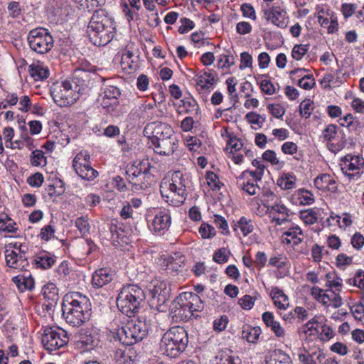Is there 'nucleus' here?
I'll return each instance as SVG.
<instances>
[{"label": "nucleus", "instance_id": "obj_1", "mask_svg": "<svg viewBox=\"0 0 364 364\" xmlns=\"http://www.w3.org/2000/svg\"><path fill=\"white\" fill-rule=\"evenodd\" d=\"M115 31V22L105 11L99 9L94 12L87 27V33L95 46L107 45L114 38Z\"/></svg>", "mask_w": 364, "mask_h": 364}, {"label": "nucleus", "instance_id": "obj_2", "mask_svg": "<svg viewBox=\"0 0 364 364\" xmlns=\"http://www.w3.org/2000/svg\"><path fill=\"white\" fill-rule=\"evenodd\" d=\"M190 184L189 176L176 171L169 173L168 176L163 179L160 191L163 197H166L167 200L171 198V202L175 205H178L186 200L188 196L187 189Z\"/></svg>", "mask_w": 364, "mask_h": 364}, {"label": "nucleus", "instance_id": "obj_3", "mask_svg": "<svg viewBox=\"0 0 364 364\" xmlns=\"http://www.w3.org/2000/svg\"><path fill=\"white\" fill-rule=\"evenodd\" d=\"M71 296L70 301L67 296L62 304L63 315L68 323L73 326H80L87 320L90 316V304L89 299L78 293Z\"/></svg>", "mask_w": 364, "mask_h": 364}, {"label": "nucleus", "instance_id": "obj_4", "mask_svg": "<svg viewBox=\"0 0 364 364\" xmlns=\"http://www.w3.org/2000/svg\"><path fill=\"white\" fill-rule=\"evenodd\" d=\"M203 304L200 296L192 292H182L173 303L170 314L172 319L178 323L188 321L195 311H200Z\"/></svg>", "mask_w": 364, "mask_h": 364}, {"label": "nucleus", "instance_id": "obj_5", "mask_svg": "<svg viewBox=\"0 0 364 364\" xmlns=\"http://www.w3.org/2000/svg\"><path fill=\"white\" fill-rule=\"evenodd\" d=\"M188 342V333L185 328L174 326L163 335L160 342V350L163 354L175 358L185 350Z\"/></svg>", "mask_w": 364, "mask_h": 364}, {"label": "nucleus", "instance_id": "obj_6", "mask_svg": "<svg viewBox=\"0 0 364 364\" xmlns=\"http://www.w3.org/2000/svg\"><path fill=\"white\" fill-rule=\"evenodd\" d=\"M145 299L141 288L135 284H129L122 288L117 298L119 310L129 317L134 316Z\"/></svg>", "mask_w": 364, "mask_h": 364}, {"label": "nucleus", "instance_id": "obj_7", "mask_svg": "<svg viewBox=\"0 0 364 364\" xmlns=\"http://www.w3.org/2000/svg\"><path fill=\"white\" fill-rule=\"evenodd\" d=\"M148 326L140 319L128 320L124 326L119 328L117 335L120 343L132 346L141 341L147 334Z\"/></svg>", "mask_w": 364, "mask_h": 364}, {"label": "nucleus", "instance_id": "obj_8", "mask_svg": "<svg viewBox=\"0 0 364 364\" xmlns=\"http://www.w3.org/2000/svg\"><path fill=\"white\" fill-rule=\"evenodd\" d=\"M54 102L60 107L74 104L79 97V88L70 80L54 83L50 88Z\"/></svg>", "mask_w": 364, "mask_h": 364}, {"label": "nucleus", "instance_id": "obj_9", "mask_svg": "<svg viewBox=\"0 0 364 364\" xmlns=\"http://www.w3.org/2000/svg\"><path fill=\"white\" fill-rule=\"evenodd\" d=\"M5 258L8 267L18 270H26L29 266L26 245L14 242L5 246Z\"/></svg>", "mask_w": 364, "mask_h": 364}, {"label": "nucleus", "instance_id": "obj_10", "mask_svg": "<svg viewBox=\"0 0 364 364\" xmlns=\"http://www.w3.org/2000/svg\"><path fill=\"white\" fill-rule=\"evenodd\" d=\"M27 38L30 48L37 53H46L53 47L52 36L47 29L43 28L30 31Z\"/></svg>", "mask_w": 364, "mask_h": 364}, {"label": "nucleus", "instance_id": "obj_11", "mask_svg": "<svg viewBox=\"0 0 364 364\" xmlns=\"http://www.w3.org/2000/svg\"><path fill=\"white\" fill-rule=\"evenodd\" d=\"M41 341L45 349L51 352L65 346L68 338L65 331L50 327L44 330Z\"/></svg>", "mask_w": 364, "mask_h": 364}, {"label": "nucleus", "instance_id": "obj_12", "mask_svg": "<svg viewBox=\"0 0 364 364\" xmlns=\"http://www.w3.org/2000/svg\"><path fill=\"white\" fill-rule=\"evenodd\" d=\"M173 131L170 125L159 122L149 123L144 129V134L149 139L151 144L161 139L171 136Z\"/></svg>", "mask_w": 364, "mask_h": 364}, {"label": "nucleus", "instance_id": "obj_13", "mask_svg": "<svg viewBox=\"0 0 364 364\" xmlns=\"http://www.w3.org/2000/svg\"><path fill=\"white\" fill-rule=\"evenodd\" d=\"M101 79L105 81L104 77L98 76L95 73H91L85 70H77L74 73L73 77L70 80L75 87L79 88V94L87 89H91L95 82Z\"/></svg>", "mask_w": 364, "mask_h": 364}, {"label": "nucleus", "instance_id": "obj_14", "mask_svg": "<svg viewBox=\"0 0 364 364\" xmlns=\"http://www.w3.org/2000/svg\"><path fill=\"white\" fill-rule=\"evenodd\" d=\"M267 21L280 28L287 27L289 18L287 10L281 6H272L269 9L263 11Z\"/></svg>", "mask_w": 364, "mask_h": 364}, {"label": "nucleus", "instance_id": "obj_15", "mask_svg": "<svg viewBox=\"0 0 364 364\" xmlns=\"http://www.w3.org/2000/svg\"><path fill=\"white\" fill-rule=\"evenodd\" d=\"M363 168L364 159L359 156L348 154L342 159V171L350 178L359 175Z\"/></svg>", "mask_w": 364, "mask_h": 364}, {"label": "nucleus", "instance_id": "obj_16", "mask_svg": "<svg viewBox=\"0 0 364 364\" xmlns=\"http://www.w3.org/2000/svg\"><path fill=\"white\" fill-rule=\"evenodd\" d=\"M171 224L170 210L168 209L159 210L154 219L151 220L149 228L151 231L159 235H163L169 228Z\"/></svg>", "mask_w": 364, "mask_h": 364}, {"label": "nucleus", "instance_id": "obj_17", "mask_svg": "<svg viewBox=\"0 0 364 364\" xmlns=\"http://www.w3.org/2000/svg\"><path fill=\"white\" fill-rule=\"evenodd\" d=\"M120 94L119 88L116 86L104 85L101 105L109 111L112 110L118 105Z\"/></svg>", "mask_w": 364, "mask_h": 364}, {"label": "nucleus", "instance_id": "obj_18", "mask_svg": "<svg viewBox=\"0 0 364 364\" xmlns=\"http://www.w3.org/2000/svg\"><path fill=\"white\" fill-rule=\"evenodd\" d=\"M154 151L161 155L169 156L172 154L177 147V140L174 134L168 136L164 139L156 141V143L151 144Z\"/></svg>", "mask_w": 364, "mask_h": 364}, {"label": "nucleus", "instance_id": "obj_19", "mask_svg": "<svg viewBox=\"0 0 364 364\" xmlns=\"http://www.w3.org/2000/svg\"><path fill=\"white\" fill-rule=\"evenodd\" d=\"M139 49L134 43H129L124 48L122 55V64L128 67L132 70H135L138 67L137 59Z\"/></svg>", "mask_w": 364, "mask_h": 364}, {"label": "nucleus", "instance_id": "obj_20", "mask_svg": "<svg viewBox=\"0 0 364 364\" xmlns=\"http://www.w3.org/2000/svg\"><path fill=\"white\" fill-rule=\"evenodd\" d=\"M198 90L205 91L213 87L215 82V73L213 70L200 71L195 77Z\"/></svg>", "mask_w": 364, "mask_h": 364}, {"label": "nucleus", "instance_id": "obj_21", "mask_svg": "<svg viewBox=\"0 0 364 364\" xmlns=\"http://www.w3.org/2000/svg\"><path fill=\"white\" fill-rule=\"evenodd\" d=\"M282 242L296 246L301 244L304 238V234L299 225H293L284 232Z\"/></svg>", "mask_w": 364, "mask_h": 364}, {"label": "nucleus", "instance_id": "obj_22", "mask_svg": "<svg viewBox=\"0 0 364 364\" xmlns=\"http://www.w3.org/2000/svg\"><path fill=\"white\" fill-rule=\"evenodd\" d=\"M314 186L322 191L335 192L337 189L336 181L328 173L318 175L314 179Z\"/></svg>", "mask_w": 364, "mask_h": 364}, {"label": "nucleus", "instance_id": "obj_23", "mask_svg": "<svg viewBox=\"0 0 364 364\" xmlns=\"http://www.w3.org/2000/svg\"><path fill=\"white\" fill-rule=\"evenodd\" d=\"M114 274L109 269L101 268L92 274V284L95 288H101L113 279Z\"/></svg>", "mask_w": 364, "mask_h": 364}, {"label": "nucleus", "instance_id": "obj_24", "mask_svg": "<svg viewBox=\"0 0 364 364\" xmlns=\"http://www.w3.org/2000/svg\"><path fill=\"white\" fill-rule=\"evenodd\" d=\"M42 294L48 302L45 304L48 309L54 306L59 300L58 289L53 283L45 285L42 289Z\"/></svg>", "mask_w": 364, "mask_h": 364}, {"label": "nucleus", "instance_id": "obj_25", "mask_svg": "<svg viewBox=\"0 0 364 364\" xmlns=\"http://www.w3.org/2000/svg\"><path fill=\"white\" fill-rule=\"evenodd\" d=\"M28 72L31 77L35 81H43L47 79L49 76V70L48 67L45 66L40 62L30 65L28 67Z\"/></svg>", "mask_w": 364, "mask_h": 364}, {"label": "nucleus", "instance_id": "obj_26", "mask_svg": "<svg viewBox=\"0 0 364 364\" xmlns=\"http://www.w3.org/2000/svg\"><path fill=\"white\" fill-rule=\"evenodd\" d=\"M270 296L275 306L279 309H286L289 305L288 296L278 287L272 289Z\"/></svg>", "mask_w": 364, "mask_h": 364}, {"label": "nucleus", "instance_id": "obj_27", "mask_svg": "<svg viewBox=\"0 0 364 364\" xmlns=\"http://www.w3.org/2000/svg\"><path fill=\"white\" fill-rule=\"evenodd\" d=\"M265 364H292L289 354L280 349L274 350L267 358Z\"/></svg>", "mask_w": 364, "mask_h": 364}, {"label": "nucleus", "instance_id": "obj_28", "mask_svg": "<svg viewBox=\"0 0 364 364\" xmlns=\"http://www.w3.org/2000/svg\"><path fill=\"white\" fill-rule=\"evenodd\" d=\"M171 289L167 282L158 281L154 285L152 294L154 297H158L159 301L164 302L170 296Z\"/></svg>", "mask_w": 364, "mask_h": 364}, {"label": "nucleus", "instance_id": "obj_29", "mask_svg": "<svg viewBox=\"0 0 364 364\" xmlns=\"http://www.w3.org/2000/svg\"><path fill=\"white\" fill-rule=\"evenodd\" d=\"M262 333V330L259 326L252 327L250 325H245L242 331L241 336L248 343H256Z\"/></svg>", "mask_w": 364, "mask_h": 364}, {"label": "nucleus", "instance_id": "obj_30", "mask_svg": "<svg viewBox=\"0 0 364 364\" xmlns=\"http://www.w3.org/2000/svg\"><path fill=\"white\" fill-rule=\"evenodd\" d=\"M12 281L16 285L19 291H25L26 290L31 291L34 287V279L31 275L16 276L12 278Z\"/></svg>", "mask_w": 364, "mask_h": 364}, {"label": "nucleus", "instance_id": "obj_31", "mask_svg": "<svg viewBox=\"0 0 364 364\" xmlns=\"http://www.w3.org/2000/svg\"><path fill=\"white\" fill-rule=\"evenodd\" d=\"M90 162V156L87 151H81L73 160V167L76 173H82V166Z\"/></svg>", "mask_w": 364, "mask_h": 364}, {"label": "nucleus", "instance_id": "obj_32", "mask_svg": "<svg viewBox=\"0 0 364 364\" xmlns=\"http://www.w3.org/2000/svg\"><path fill=\"white\" fill-rule=\"evenodd\" d=\"M257 183V182L251 181V180L237 178L238 187L250 196H255L259 193L260 188Z\"/></svg>", "mask_w": 364, "mask_h": 364}, {"label": "nucleus", "instance_id": "obj_33", "mask_svg": "<svg viewBox=\"0 0 364 364\" xmlns=\"http://www.w3.org/2000/svg\"><path fill=\"white\" fill-rule=\"evenodd\" d=\"M238 230H240L243 236H247L254 230L253 222L250 219L242 217L234 226L235 231L237 232Z\"/></svg>", "mask_w": 364, "mask_h": 364}, {"label": "nucleus", "instance_id": "obj_34", "mask_svg": "<svg viewBox=\"0 0 364 364\" xmlns=\"http://www.w3.org/2000/svg\"><path fill=\"white\" fill-rule=\"evenodd\" d=\"M217 364H242V363L240 358L235 355L232 351L226 350L220 353Z\"/></svg>", "mask_w": 364, "mask_h": 364}, {"label": "nucleus", "instance_id": "obj_35", "mask_svg": "<svg viewBox=\"0 0 364 364\" xmlns=\"http://www.w3.org/2000/svg\"><path fill=\"white\" fill-rule=\"evenodd\" d=\"M277 185L283 190L292 189L296 185V177L291 173H284L278 178Z\"/></svg>", "mask_w": 364, "mask_h": 364}, {"label": "nucleus", "instance_id": "obj_36", "mask_svg": "<svg viewBox=\"0 0 364 364\" xmlns=\"http://www.w3.org/2000/svg\"><path fill=\"white\" fill-rule=\"evenodd\" d=\"M327 298L325 299V303L323 305L328 306H332L333 308H338L343 305V299L341 296L335 291H330V293H326Z\"/></svg>", "mask_w": 364, "mask_h": 364}, {"label": "nucleus", "instance_id": "obj_37", "mask_svg": "<svg viewBox=\"0 0 364 364\" xmlns=\"http://www.w3.org/2000/svg\"><path fill=\"white\" fill-rule=\"evenodd\" d=\"M264 172L262 168H259L258 170L250 171L246 170L242 172L240 176L237 178L251 180V181L257 182L262 180Z\"/></svg>", "mask_w": 364, "mask_h": 364}, {"label": "nucleus", "instance_id": "obj_38", "mask_svg": "<svg viewBox=\"0 0 364 364\" xmlns=\"http://www.w3.org/2000/svg\"><path fill=\"white\" fill-rule=\"evenodd\" d=\"M36 264L43 269L52 267L55 262V257L45 252L38 256L36 259Z\"/></svg>", "mask_w": 364, "mask_h": 364}, {"label": "nucleus", "instance_id": "obj_39", "mask_svg": "<svg viewBox=\"0 0 364 364\" xmlns=\"http://www.w3.org/2000/svg\"><path fill=\"white\" fill-rule=\"evenodd\" d=\"M301 220L306 225H313L317 222L318 213L314 209H307L300 212Z\"/></svg>", "mask_w": 364, "mask_h": 364}, {"label": "nucleus", "instance_id": "obj_40", "mask_svg": "<svg viewBox=\"0 0 364 364\" xmlns=\"http://www.w3.org/2000/svg\"><path fill=\"white\" fill-rule=\"evenodd\" d=\"M82 173H77L80 178L92 181L98 176V172L91 166L90 162L81 167Z\"/></svg>", "mask_w": 364, "mask_h": 364}, {"label": "nucleus", "instance_id": "obj_41", "mask_svg": "<svg viewBox=\"0 0 364 364\" xmlns=\"http://www.w3.org/2000/svg\"><path fill=\"white\" fill-rule=\"evenodd\" d=\"M262 159L269 162L272 165L277 166L278 168H282L284 165V161H281L277 157L276 153L272 150H267L262 154Z\"/></svg>", "mask_w": 364, "mask_h": 364}, {"label": "nucleus", "instance_id": "obj_42", "mask_svg": "<svg viewBox=\"0 0 364 364\" xmlns=\"http://www.w3.org/2000/svg\"><path fill=\"white\" fill-rule=\"evenodd\" d=\"M75 226L82 236H85L90 232V225L87 217H80L75 220Z\"/></svg>", "mask_w": 364, "mask_h": 364}, {"label": "nucleus", "instance_id": "obj_43", "mask_svg": "<svg viewBox=\"0 0 364 364\" xmlns=\"http://www.w3.org/2000/svg\"><path fill=\"white\" fill-rule=\"evenodd\" d=\"M300 115L308 119L310 117L314 109V102L309 99L303 100L299 105Z\"/></svg>", "mask_w": 364, "mask_h": 364}, {"label": "nucleus", "instance_id": "obj_44", "mask_svg": "<svg viewBox=\"0 0 364 364\" xmlns=\"http://www.w3.org/2000/svg\"><path fill=\"white\" fill-rule=\"evenodd\" d=\"M31 164L34 166L46 165V157L43 151L38 149L33 151L31 156Z\"/></svg>", "mask_w": 364, "mask_h": 364}, {"label": "nucleus", "instance_id": "obj_45", "mask_svg": "<svg viewBox=\"0 0 364 364\" xmlns=\"http://www.w3.org/2000/svg\"><path fill=\"white\" fill-rule=\"evenodd\" d=\"M230 255V251L227 248H220L216 251L213 255V260L218 263L223 264L228 260Z\"/></svg>", "mask_w": 364, "mask_h": 364}, {"label": "nucleus", "instance_id": "obj_46", "mask_svg": "<svg viewBox=\"0 0 364 364\" xmlns=\"http://www.w3.org/2000/svg\"><path fill=\"white\" fill-rule=\"evenodd\" d=\"M308 45H295L291 51V56L296 60H300L308 52Z\"/></svg>", "mask_w": 364, "mask_h": 364}, {"label": "nucleus", "instance_id": "obj_47", "mask_svg": "<svg viewBox=\"0 0 364 364\" xmlns=\"http://www.w3.org/2000/svg\"><path fill=\"white\" fill-rule=\"evenodd\" d=\"M246 119L250 124L261 127L265 122V119L256 112H251L246 114Z\"/></svg>", "mask_w": 364, "mask_h": 364}, {"label": "nucleus", "instance_id": "obj_48", "mask_svg": "<svg viewBox=\"0 0 364 364\" xmlns=\"http://www.w3.org/2000/svg\"><path fill=\"white\" fill-rule=\"evenodd\" d=\"M299 198L301 200V203L304 205H311L314 202V197L311 192L300 189L298 191Z\"/></svg>", "mask_w": 364, "mask_h": 364}, {"label": "nucleus", "instance_id": "obj_49", "mask_svg": "<svg viewBox=\"0 0 364 364\" xmlns=\"http://www.w3.org/2000/svg\"><path fill=\"white\" fill-rule=\"evenodd\" d=\"M298 85L304 90H310L315 85V80L311 74L305 75L299 80Z\"/></svg>", "mask_w": 364, "mask_h": 364}, {"label": "nucleus", "instance_id": "obj_50", "mask_svg": "<svg viewBox=\"0 0 364 364\" xmlns=\"http://www.w3.org/2000/svg\"><path fill=\"white\" fill-rule=\"evenodd\" d=\"M264 205L267 209H269V205H274L280 201L279 197L270 190H267L264 192Z\"/></svg>", "mask_w": 364, "mask_h": 364}, {"label": "nucleus", "instance_id": "obj_51", "mask_svg": "<svg viewBox=\"0 0 364 364\" xmlns=\"http://www.w3.org/2000/svg\"><path fill=\"white\" fill-rule=\"evenodd\" d=\"M326 277L328 279L327 286L331 289H334L331 291L336 293L340 292L342 287V279L339 277L333 278L331 274H327Z\"/></svg>", "mask_w": 364, "mask_h": 364}, {"label": "nucleus", "instance_id": "obj_52", "mask_svg": "<svg viewBox=\"0 0 364 364\" xmlns=\"http://www.w3.org/2000/svg\"><path fill=\"white\" fill-rule=\"evenodd\" d=\"M240 10L242 13V16L245 18H250L253 21H255L257 18L256 13L254 7L247 3H245L241 5Z\"/></svg>", "mask_w": 364, "mask_h": 364}, {"label": "nucleus", "instance_id": "obj_53", "mask_svg": "<svg viewBox=\"0 0 364 364\" xmlns=\"http://www.w3.org/2000/svg\"><path fill=\"white\" fill-rule=\"evenodd\" d=\"M198 231L203 238H211L216 233L215 228L206 223L202 224Z\"/></svg>", "mask_w": 364, "mask_h": 364}, {"label": "nucleus", "instance_id": "obj_54", "mask_svg": "<svg viewBox=\"0 0 364 364\" xmlns=\"http://www.w3.org/2000/svg\"><path fill=\"white\" fill-rule=\"evenodd\" d=\"M127 174L128 175L131 183L136 184L137 180L136 179L143 176L144 172H143L138 166H132L127 171Z\"/></svg>", "mask_w": 364, "mask_h": 364}, {"label": "nucleus", "instance_id": "obj_55", "mask_svg": "<svg viewBox=\"0 0 364 364\" xmlns=\"http://www.w3.org/2000/svg\"><path fill=\"white\" fill-rule=\"evenodd\" d=\"M337 135V127L334 124H328L323 131V138L326 141L333 140Z\"/></svg>", "mask_w": 364, "mask_h": 364}, {"label": "nucleus", "instance_id": "obj_56", "mask_svg": "<svg viewBox=\"0 0 364 364\" xmlns=\"http://www.w3.org/2000/svg\"><path fill=\"white\" fill-rule=\"evenodd\" d=\"M349 284L358 287L364 294V272L359 271L354 278L350 279Z\"/></svg>", "mask_w": 364, "mask_h": 364}, {"label": "nucleus", "instance_id": "obj_57", "mask_svg": "<svg viewBox=\"0 0 364 364\" xmlns=\"http://www.w3.org/2000/svg\"><path fill=\"white\" fill-rule=\"evenodd\" d=\"M242 147V143L240 139L236 137H232L228 141L227 149H230V153L240 151Z\"/></svg>", "mask_w": 364, "mask_h": 364}, {"label": "nucleus", "instance_id": "obj_58", "mask_svg": "<svg viewBox=\"0 0 364 364\" xmlns=\"http://www.w3.org/2000/svg\"><path fill=\"white\" fill-rule=\"evenodd\" d=\"M268 110L276 118H281L285 114V109L279 104H270L267 106Z\"/></svg>", "mask_w": 364, "mask_h": 364}, {"label": "nucleus", "instance_id": "obj_59", "mask_svg": "<svg viewBox=\"0 0 364 364\" xmlns=\"http://www.w3.org/2000/svg\"><path fill=\"white\" fill-rule=\"evenodd\" d=\"M341 217L340 215H335L332 213L331 215L323 221V226L331 228L338 225L339 227V225H341Z\"/></svg>", "mask_w": 364, "mask_h": 364}, {"label": "nucleus", "instance_id": "obj_60", "mask_svg": "<svg viewBox=\"0 0 364 364\" xmlns=\"http://www.w3.org/2000/svg\"><path fill=\"white\" fill-rule=\"evenodd\" d=\"M43 176L41 173H36L28 178V183L33 187H40L43 182Z\"/></svg>", "mask_w": 364, "mask_h": 364}, {"label": "nucleus", "instance_id": "obj_61", "mask_svg": "<svg viewBox=\"0 0 364 364\" xmlns=\"http://www.w3.org/2000/svg\"><path fill=\"white\" fill-rule=\"evenodd\" d=\"M55 230L50 225L44 226L40 232V237L46 241L54 237Z\"/></svg>", "mask_w": 364, "mask_h": 364}, {"label": "nucleus", "instance_id": "obj_62", "mask_svg": "<svg viewBox=\"0 0 364 364\" xmlns=\"http://www.w3.org/2000/svg\"><path fill=\"white\" fill-rule=\"evenodd\" d=\"M240 306L245 310L251 309L255 304V299L250 295H245L238 301Z\"/></svg>", "mask_w": 364, "mask_h": 364}, {"label": "nucleus", "instance_id": "obj_63", "mask_svg": "<svg viewBox=\"0 0 364 364\" xmlns=\"http://www.w3.org/2000/svg\"><path fill=\"white\" fill-rule=\"evenodd\" d=\"M235 63V58L232 55H223L218 60V66L221 68H230Z\"/></svg>", "mask_w": 364, "mask_h": 364}, {"label": "nucleus", "instance_id": "obj_64", "mask_svg": "<svg viewBox=\"0 0 364 364\" xmlns=\"http://www.w3.org/2000/svg\"><path fill=\"white\" fill-rule=\"evenodd\" d=\"M351 244L353 247L360 250L364 245V237L360 232H355L351 237Z\"/></svg>", "mask_w": 364, "mask_h": 364}]
</instances>
